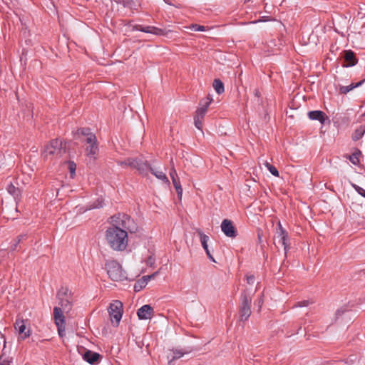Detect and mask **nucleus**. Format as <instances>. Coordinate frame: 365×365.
<instances>
[{
  "label": "nucleus",
  "instance_id": "30",
  "mask_svg": "<svg viewBox=\"0 0 365 365\" xmlns=\"http://www.w3.org/2000/svg\"><path fill=\"white\" fill-rule=\"evenodd\" d=\"M26 239V235H19L16 240H15L14 244L11 246V250H15L16 249V247L19 242H21L22 240Z\"/></svg>",
  "mask_w": 365,
  "mask_h": 365
},
{
  "label": "nucleus",
  "instance_id": "5",
  "mask_svg": "<svg viewBox=\"0 0 365 365\" xmlns=\"http://www.w3.org/2000/svg\"><path fill=\"white\" fill-rule=\"evenodd\" d=\"M62 152V142L58 139L52 140L48 145L45 148L42 155L44 158H58L61 155Z\"/></svg>",
  "mask_w": 365,
  "mask_h": 365
},
{
  "label": "nucleus",
  "instance_id": "4",
  "mask_svg": "<svg viewBox=\"0 0 365 365\" xmlns=\"http://www.w3.org/2000/svg\"><path fill=\"white\" fill-rule=\"evenodd\" d=\"M106 269L109 277L113 281H121L125 278L121 265L115 260L108 261L106 264Z\"/></svg>",
  "mask_w": 365,
  "mask_h": 365
},
{
  "label": "nucleus",
  "instance_id": "38",
  "mask_svg": "<svg viewBox=\"0 0 365 365\" xmlns=\"http://www.w3.org/2000/svg\"><path fill=\"white\" fill-rule=\"evenodd\" d=\"M346 312V309L344 308H340V309H338L336 311V313H335V315H336V318L337 319L339 316L342 315L344 313H345Z\"/></svg>",
  "mask_w": 365,
  "mask_h": 365
},
{
  "label": "nucleus",
  "instance_id": "34",
  "mask_svg": "<svg viewBox=\"0 0 365 365\" xmlns=\"http://www.w3.org/2000/svg\"><path fill=\"white\" fill-rule=\"evenodd\" d=\"M56 327L58 329V334L60 335V336H63L65 334V324H58L56 325Z\"/></svg>",
  "mask_w": 365,
  "mask_h": 365
},
{
  "label": "nucleus",
  "instance_id": "41",
  "mask_svg": "<svg viewBox=\"0 0 365 365\" xmlns=\"http://www.w3.org/2000/svg\"><path fill=\"white\" fill-rule=\"evenodd\" d=\"M158 274V272H155L150 275H146V276H143L145 279H147V281L148 282L149 280H150L151 279L154 278L156 275Z\"/></svg>",
  "mask_w": 365,
  "mask_h": 365
},
{
  "label": "nucleus",
  "instance_id": "44",
  "mask_svg": "<svg viewBox=\"0 0 365 365\" xmlns=\"http://www.w3.org/2000/svg\"><path fill=\"white\" fill-rule=\"evenodd\" d=\"M277 226H278V230H277V231H281V230H284V229L282 227V225H281L280 222H278Z\"/></svg>",
  "mask_w": 365,
  "mask_h": 365
},
{
  "label": "nucleus",
  "instance_id": "36",
  "mask_svg": "<svg viewBox=\"0 0 365 365\" xmlns=\"http://www.w3.org/2000/svg\"><path fill=\"white\" fill-rule=\"evenodd\" d=\"M354 188L359 195L365 197V190L364 188L358 185H354Z\"/></svg>",
  "mask_w": 365,
  "mask_h": 365
},
{
  "label": "nucleus",
  "instance_id": "37",
  "mask_svg": "<svg viewBox=\"0 0 365 365\" xmlns=\"http://www.w3.org/2000/svg\"><path fill=\"white\" fill-rule=\"evenodd\" d=\"M76 168V165L73 162H70L69 163V170H70L71 175L75 174Z\"/></svg>",
  "mask_w": 365,
  "mask_h": 365
},
{
  "label": "nucleus",
  "instance_id": "6",
  "mask_svg": "<svg viewBox=\"0 0 365 365\" xmlns=\"http://www.w3.org/2000/svg\"><path fill=\"white\" fill-rule=\"evenodd\" d=\"M111 323L118 326L123 315V303L120 301L115 300L111 302L108 309Z\"/></svg>",
  "mask_w": 365,
  "mask_h": 365
},
{
  "label": "nucleus",
  "instance_id": "15",
  "mask_svg": "<svg viewBox=\"0 0 365 365\" xmlns=\"http://www.w3.org/2000/svg\"><path fill=\"white\" fill-rule=\"evenodd\" d=\"M197 232L200 236L202 246L203 249L205 250L207 257L212 261H215V259H213L212 256L211 255V254L210 252V250H209L208 246H207V241L209 240V237L207 235H206L205 234H204L200 230H197Z\"/></svg>",
  "mask_w": 365,
  "mask_h": 365
},
{
  "label": "nucleus",
  "instance_id": "45",
  "mask_svg": "<svg viewBox=\"0 0 365 365\" xmlns=\"http://www.w3.org/2000/svg\"><path fill=\"white\" fill-rule=\"evenodd\" d=\"M1 337L3 339L4 347H5L6 346V339H5L4 336L2 334H1Z\"/></svg>",
  "mask_w": 365,
  "mask_h": 365
},
{
  "label": "nucleus",
  "instance_id": "39",
  "mask_svg": "<svg viewBox=\"0 0 365 365\" xmlns=\"http://www.w3.org/2000/svg\"><path fill=\"white\" fill-rule=\"evenodd\" d=\"M255 280V277L254 275L247 276V282L248 284H254Z\"/></svg>",
  "mask_w": 365,
  "mask_h": 365
},
{
  "label": "nucleus",
  "instance_id": "7",
  "mask_svg": "<svg viewBox=\"0 0 365 365\" xmlns=\"http://www.w3.org/2000/svg\"><path fill=\"white\" fill-rule=\"evenodd\" d=\"M120 165H128L137 169L143 175H147L152 167L147 163L137 159H128L120 163Z\"/></svg>",
  "mask_w": 365,
  "mask_h": 365
},
{
  "label": "nucleus",
  "instance_id": "21",
  "mask_svg": "<svg viewBox=\"0 0 365 365\" xmlns=\"http://www.w3.org/2000/svg\"><path fill=\"white\" fill-rule=\"evenodd\" d=\"M150 173L153 175H155L158 179L162 180L163 182L166 183L167 185H170V181H169L168 177L166 176L165 173H163V171L158 170L154 169V168H152L151 170H150Z\"/></svg>",
  "mask_w": 365,
  "mask_h": 365
},
{
  "label": "nucleus",
  "instance_id": "16",
  "mask_svg": "<svg viewBox=\"0 0 365 365\" xmlns=\"http://www.w3.org/2000/svg\"><path fill=\"white\" fill-rule=\"evenodd\" d=\"M101 355L92 351H87L83 355V359L91 364H96L98 362Z\"/></svg>",
  "mask_w": 365,
  "mask_h": 365
},
{
  "label": "nucleus",
  "instance_id": "47",
  "mask_svg": "<svg viewBox=\"0 0 365 365\" xmlns=\"http://www.w3.org/2000/svg\"><path fill=\"white\" fill-rule=\"evenodd\" d=\"M364 115L365 116V113H364Z\"/></svg>",
  "mask_w": 365,
  "mask_h": 365
},
{
  "label": "nucleus",
  "instance_id": "40",
  "mask_svg": "<svg viewBox=\"0 0 365 365\" xmlns=\"http://www.w3.org/2000/svg\"><path fill=\"white\" fill-rule=\"evenodd\" d=\"M257 306H258L259 312V311H260V309H261V307H262V304H263V299H262V297H260L259 299H258L257 300Z\"/></svg>",
  "mask_w": 365,
  "mask_h": 365
},
{
  "label": "nucleus",
  "instance_id": "24",
  "mask_svg": "<svg viewBox=\"0 0 365 365\" xmlns=\"http://www.w3.org/2000/svg\"><path fill=\"white\" fill-rule=\"evenodd\" d=\"M213 88L216 93L221 94L224 92V84L220 79H215L212 83Z\"/></svg>",
  "mask_w": 365,
  "mask_h": 365
},
{
  "label": "nucleus",
  "instance_id": "8",
  "mask_svg": "<svg viewBox=\"0 0 365 365\" xmlns=\"http://www.w3.org/2000/svg\"><path fill=\"white\" fill-rule=\"evenodd\" d=\"M86 142L88 144L85 150L86 155L90 158H95L98 153L96 136L95 135H90L89 138H86Z\"/></svg>",
  "mask_w": 365,
  "mask_h": 365
},
{
  "label": "nucleus",
  "instance_id": "3",
  "mask_svg": "<svg viewBox=\"0 0 365 365\" xmlns=\"http://www.w3.org/2000/svg\"><path fill=\"white\" fill-rule=\"evenodd\" d=\"M57 299L58 300L59 307H61L64 312H68L73 305L72 292L68 287H62L57 292Z\"/></svg>",
  "mask_w": 365,
  "mask_h": 365
},
{
  "label": "nucleus",
  "instance_id": "1",
  "mask_svg": "<svg viewBox=\"0 0 365 365\" xmlns=\"http://www.w3.org/2000/svg\"><path fill=\"white\" fill-rule=\"evenodd\" d=\"M112 227L106 232V240L111 249L123 251L128 245V232L137 230L136 225L126 214H117L111 217Z\"/></svg>",
  "mask_w": 365,
  "mask_h": 365
},
{
  "label": "nucleus",
  "instance_id": "43",
  "mask_svg": "<svg viewBox=\"0 0 365 365\" xmlns=\"http://www.w3.org/2000/svg\"><path fill=\"white\" fill-rule=\"evenodd\" d=\"M154 258H153L152 257H149L147 260V264L151 266L154 263Z\"/></svg>",
  "mask_w": 365,
  "mask_h": 365
},
{
  "label": "nucleus",
  "instance_id": "10",
  "mask_svg": "<svg viewBox=\"0 0 365 365\" xmlns=\"http://www.w3.org/2000/svg\"><path fill=\"white\" fill-rule=\"evenodd\" d=\"M277 242L283 246L284 252L287 253L290 247L288 232L285 230H281V231H277Z\"/></svg>",
  "mask_w": 365,
  "mask_h": 365
},
{
  "label": "nucleus",
  "instance_id": "26",
  "mask_svg": "<svg viewBox=\"0 0 365 365\" xmlns=\"http://www.w3.org/2000/svg\"><path fill=\"white\" fill-rule=\"evenodd\" d=\"M148 284L147 279L143 277L140 279H139L134 285V290L135 292L140 291L143 288H144Z\"/></svg>",
  "mask_w": 365,
  "mask_h": 365
},
{
  "label": "nucleus",
  "instance_id": "20",
  "mask_svg": "<svg viewBox=\"0 0 365 365\" xmlns=\"http://www.w3.org/2000/svg\"><path fill=\"white\" fill-rule=\"evenodd\" d=\"M364 81L365 79H363L356 83H351L349 86H341L339 88V93L342 94H346L350 91L353 90L354 88L361 86L364 83Z\"/></svg>",
  "mask_w": 365,
  "mask_h": 365
},
{
  "label": "nucleus",
  "instance_id": "27",
  "mask_svg": "<svg viewBox=\"0 0 365 365\" xmlns=\"http://www.w3.org/2000/svg\"><path fill=\"white\" fill-rule=\"evenodd\" d=\"M361 155L360 150H357L356 152L349 156V160L355 165L359 164V155Z\"/></svg>",
  "mask_w": 365,
  "mask_h": 365
},
{
  "label": "nucleus",
  "instance_id": "42",
  "mask_svg": "<svg viewBox=\"0 0 365 365\" xmlns=\"http://www.w3.org/2000/svg\"><path fill=\"white\" fill-rule=\"evenodd\" d=\"M11 361L9 360H6V359H4V360H1L0 359V365H11Z\"/></svg>",
  "mask_w": 365,
  "mask_h": 365
},
{
  "label": "nucleus",
  "instance_id": "25",
  "mask_svg": "<svg viewBox=\"0 0 365 365\" xmlns=\"http://www.w3.org/2000/svg\"><path fill=\"white\" fill-rule=\"evenodd\" d=\"M6 190L9 194L14 196L15 198L20 195V190L12 183L7 185Z\"/></svg>",
  "mask_w": 365,
  "mask_h": 365
},
{
  "label": "nucleus",
  "instance_id": "13",
  "mask_svg": "<svg viewBox=\"0 0 365 365\" xmlns=\"http://www.w3.org/2000/svg\"><path fill=\"white\" fill-rule=\"evenodd\" d=\"M136 29L140 31L155 34L157 36H163L165 34V32L163 29L155 26H143L142 25H138L136 26Z\"/></svg>",
  "mask_w": 365,
  "mask_h": 365
},
{
  "label": "nucleus",
  "instance_id": "35",
  "mask_svg": "<svg viewBox=\"0 0 365 365\" xmlns=\"http://www.w3.org/2000/svg\"><path fill=\"white\" fill-rule=\"evenodd\" d=\"M309 304V302L308 301H302V302H299L297 303H296L294 306H293V308L294 307H306Z\"/></svg>",
  "mask_w": 365,
  "mask_h": 365
},
{
  "label": "nucleus",
  "instance_id": "28",
  "mask_svg": "<svg viewBox=\"0 0 365 365\" xmlns=\"http://www.w3.org/2000/svg\"><path fill=\"white\" fill-rule=\"evenodd\" d=\"M364 133H365V130L362 127L356 129L352 135V139L354 141L359 140V139H361L363 137Z\"/></svg>",
  "mask_w": 365,
  "mask_h": 365
},
{
  "label": "nucleus",
  "instance_id": "22",
  "mask_svg": "<svg viewBox=\"0 0 365 365\" xmlns=\"http://www.w3.org/2000/svg\"><path fill=\"white\" fill-rule=\"evenodd\" d=\"M173 356L171 359V360L169 361V364H170L173 361L177 360V359L182 357L185 354H189L190 352H191V349L185 350V351L175 349V350H173Z\"/></svg>",
  "mask_w": 365,
  "mask_h": 365
},
{
  "label": "nucleus",
  "instance_id": "18",
  "mask_svg": "<svg viewBox=\"0 0 365 365\" xmlns=\"http://www.w3.org/2000/svg\"><path fill=\"white\" fill-rule=\"evenodd\" d=\"M212 101V98L207 96L206 98L202 99L200 103V107L197 109L196 112L205 115L207 109Z\"/></svg>",
  "mask_w": 365,
  "mask_h": 365
},
{
  "label": "nucleus",
  "instance_id": "12",
  "mask_svg": "<svg viewBox=\"0 0 365 365\" xmlns=\"http://www.w3.org/2000/svg\"><path fill=\"white\" fill-rule=\"evenodd\" d=\"M170 176L172 179L173 186L175 187V190L177 192L178 197L179 199H181L182 195V188L180 185V181L178 178V173L174 168H173L170 170Z\"/></svg>",
  "mask_w": 365,
  "mask_h": 365
},
{
  "label": "nucleus",
  "instance_id": "33",
  "mask_svg": "<svg viewBox=\"0 0 365 365\" xmlns=\"http://www.w3.org/2000/svg\"><path fill=\"white\" fill-rule=\"evenodd\" d=\"M190 29L195 31H205L206 30L205 26L198 24H192Z\"/></svg>",
  "mask_w": 365,
  "mask_h": 365
},
{
  "label": "nucleus",
  "instance_id": "9",
  "mask_svg": "<svg viewBox=\"0 0 365 365\" xmlns=\"http://www.w3.org/2000/svg\"><path fill=\"white\" fill-rule=\"evenodd\" d=\"M221 230L229 237L235 238L237 233L231 220L225 219L221 224Z\"/></svg>",
  "mask_w": 365,
  "mask_h": 365
},
{
  "label": "nucleus",
  "instance_id": "17",
  "mask_svg": "<svg viewBox=\"0 0 365 365\" xmlns=\"http://www.w3.org/2000/svg\"><path fill=\"white\" fill-rule=\"evenodd\" d=\"M308 117L312 120H319L322 124H324L327 116L323 111L312 110L308 113Z\"/></svg>",
  "mask_w": 365,
  "mask_h": 365
},
{
  "label": "nucleus",
  "instance_id": "31",
  "mask_svg": "<svg viewBox=\"0 0 365 365\" xmlns=\"http://www.w3.org/2000/svg\"><path fill=\"white\" fill-rule=\"evenodd\" d=\"M15 328L19 330L20 334L24 333L26 329V326L24 323V321L16 322L15 324Z\"/></svg>",
  "mask_w": 365,
  "mask_h": 365
},
{
  "label": "nucleus",
  "instance_id": "14",
  "mask_svg": "<svg viewBox=\"0 0 365 365\" xmlns=\"http://www.w3.org/2000/svg\"><path fill=\"white\" fill-rule=\"evenodd\" d=\"M63 311L61 307H55L53 308V319L56 325L65 324V317L63 315Z\"/></svg>",
  "mask_w": 365,
  "mask_h": 365
},
{
  "label": "nucleus",
  "instance_id": "11",
  "mask_svg": "<svg viewBox=\"0 0 365 365\" xmlns=\"http://www.w3.org/2000/svg\"><path fill=\"white\" fill-rule=\"evenodd\" d=\"M153 314V308L149 304L142 306L137 312V315L140 319H151Z\"/></svg>",
  "mask_w": 365,
  "mask_h": 365
},
{
  "label": "nucleus",
  "instance_id": "32",
  "mask_svg": "<svg viewBox=\"0 0 365 365\" xmlns=\"http://www.w3.org/2000/svg\"><path fill=\"white\" fill-rule=\"evenodd\" d=\"M78 132L83 135L86 136V138H89L90 135H94L93 133L90 132V129L87 128H83L78 130Z\"/></svg>",
  "mask_w": 365,
  "mask_h": 365
},
{
  "label": "nucleus",
  "instance_id": "46",
  "mask_svg": "<svg viewBox=\"0 0 365 365\" xmlns=\"http://www.w3.org/2000/svg\"><path fill=\"white\" fill-rule=\"evenodd\" d=\"M29 335H30L29 331L28 332H25L24 338H26V337L29 336Z\"/></svg>",
  "mask_w": 365,
  "mask_h": 365
},
{
  "label": "nucleus",
  "instance_id": "19",
  "mask_svg": "<svg viewBox=\"0 0 365 365\" xmlns=\"http://www.w3.org/2000/svg\"><path fill=\"white\" fill-rule=\"evenodd\" d=\"M344 53V60L346 63V66H353L357 63V59L351 50L345 51Z\"/></svg>",
  "mask_w": 365,
  "mask_h": 365
},
{
  "label": "nucleus",
  "instance_id": "2",
  "mask_svg": "<svg viewBox=\"0 0 365 365\" xmlns=\"http://www.w3.org/2000/svg\"><path fill=\"white\" fill-rule=\"evenodd\" d=\"M252 296L247 292L246 290L243 291L241 294L240 299V320L245 322L248 319L251 312Z\"/></svg>",
  "mask_w": 365,
  "mask_h": 365
},
{
  "label": "nucleus",
  "instance_id": "29",
  "mask_svg": "<svg viewBox=\"0 0 365 365\" xmlns=\"http://www.w3.org/2000/svg\"><path fill=\"white\" fill-rule=\"evenodd\" d=\"M264 165L267 168V169L275 177H279V173L277 170V169L273 166L272 165H271L269 162L267 161H265L264 163Z\"/></svg>",
  "mask_w": 365,
  "mask_h": 365
},
{
  "label": "nucleus",
  "instance_id": "23",
  "mask_svg": "<svg viewBox=\"0 0 365 365\" xmlns=\"http://www.w3.org/2000/svg\"><path fill=\"white\" fill-rule=\"evenodd\" d=\"M204 117L205 115L195 112V115L194 117V123L195 127L200 130H202V122L204 120Z\"/></svg>",
  "mask_w": 365,
  "mask_h": 365
}]
</instances>
